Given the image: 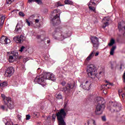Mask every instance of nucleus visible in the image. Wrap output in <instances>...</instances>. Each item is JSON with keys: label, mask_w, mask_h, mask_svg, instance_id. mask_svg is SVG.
Instances as JSON below:
<instances>
[{"label": "nucleus", "mask_w": 125, "mask_h": 125, "mask_svg": "<svg viewBox=\"0 0 125 125\" xmlns=\"http://www.w3.org/2000/svg\"><path fill=\"white\" fill-rule=\"evenodd\" d=\"M46 80H49L53 82H55V81H56L53 74L43 72L41 75L35 78L34 82L36 83H39L40 84H42V86H44L45 85H46V83L45 82Z\"/></svg>", "instance_id": "f257e3e1"}, {"label": "nucleus", "mask_w": 125, "mask_h": 125, "mask_svg": "<svg viewBox=\"0 0 125 125\" xmlns=\"http://www.w3.org/2000/svg\"><path fill=\"white\" fill-rule=\"evenodd\" d=\"M61 13H62V12L59 9L54 10L52 12V17L50 18V20L53 25H59L61 23L60 21V14Z\"/></svg>", "instance_id": "f03ea898"}, {"label": "nucleus", "mask_w": 125, "mask_h": 125, "mask_svg": "<svg viewBox=\"0 0 125 125\" xmlns=\"http://www.w3.org/2000/svg\"><path fill=\"white\" fill-rule=\"evenodd\" d=\"M66 105L64 106V108L61 109L59 112L56 114L57 118L59 122V125H66V122L64 119L66 118V111L65 109Z\"/></svg>", "instance_id": "7ed1b4c3"}, {"label": "nucleus", "mask_w": 125, "mask_h": 125, "mask_svg": "<svg viewBox=\"0 0 125 125\" xmlns=\"http://www.w3.org/2000/svg\"><path fill=\"white\" fill-rule=\"evenodd\" d=\"M94 64H89L87 66V74L92 79H95L97 77V71Z\"/></svg>", "instance_id": "20e7f679"}, {"label": "nucleus", "mask_w": 125, "mask_h": 125, "mask_svg": "<svg viewBox=\"0 0 125 125\" xmlns=\"http://www.w3.org/2000/svg\"><path fill=\"white\" fill-rule=\"evenodd\" d=\"M109 106H108V109L111 112V113H114V112H120L122 110V104L116 102H111L109 103Z\"/></svg>", "instance_id": "39448f33"}, {"label": "nucleus", "mask_w": 125, "mask_h": 125, "mask_svg": "<svg viewBox=\"0 0 125 125\" xmlns=\"http://www.w3.org/2000/svg\"><path fill=\"white\" fill-rule=\"evenodd\" d=\"M98 105L96 108L95 114L96 115H101L102 113H103V110H104V105L102 104V100H103V98H101V97H98L97 98Z\"/></svg>", "instance_id": "423d86ee"}, {"label": "nucleus", "mask_w": 125, "mask_h": 125, "mask_svg": "<svg viewBox=\"0 0 125 125\" xmlns=\"http://www.w3.org/2000/svg\"><path fill=\"white\" fill-rule=\"evenodd\" d=\"M61 28H58L56 29L54 34H53V37L55 40H59V41H63L65 37L62 35V31Z\"/></svg>", "instance_id": "0eeeda50"}, {"label": "nucleus", "mask_w": 125, "mask_h": 125, "mask_svg": "<svg viewBox=\"0 0 125 125\" xmlns=\"http://www.w3.org/2000/svg\"><path fill=\"white\" fill-rule=\"evenodd\" d=\"M1 97L3 98L5 104L7 105V107L9 109H13L14 105H13V102L11 101V99L6 97L3 94H1Z\"/></svg>", "instance_id": "6e6552de"}, {"label": "nucleus", "mask_w": 125, "mask_h": 125, "mask_svg": "<svg viewBox=\"0 0 125 125\" xmlns=\"http://www.w3.org/2000/svg\"><path fill=\"white\" fill-rule=\"evenodd\" d=\"M7 55L8 58V61L10 63L14 62L18 58V53L15 51L8 52Z\"/></svg>", "instance_id": "1a4fd4ad"}, {"label": "nucleus", "mask_w": 125, "mask_h": 125, "mask_svg": "<svg viewBox=\"0 0 125 125\" xmlns=\"http://www.w3.org/2000/svg\"><path fill=\"white\" fill-rule=\"evenodd\" d=\"M91 42H92L93 44L94 49H98V47L99 46V41L98 40V38L96 36L91 37Z\"/></svg>", "instance_id": "9d476101"}, {"label": "nucleus", "mask_w": 125, "mask_h": 125, "mask_svg": "<svg viewBox=\"0 0 125 125\" xmlns=\"http://www.w3.org/2000/svg\"><path fill=\"white\" fill-rule=\"evenodd\" d=\"M95 5H96V3L94 2V0H90L89 2L88 3L89 10L96 13V7H95Z\"/></svg>", "instance_id": "9b49d317"}, {"label": "nucleus", "mask_w": 125, "mask_h": 125, "mask_svg": "<svg viewBox=\"0 0 125 125\" xmlns=\"http://www.w3.org/2000/svg\"><path fill=\"white\" fill-rule=\"evenodd\" d=\"M13 40L15 42L20 43L25 41V36L23 35H18L14 37Z\"/></svg>", "instance_id": "f8f14e48"}, {"label": "nucleus", "mask_w": 125, "mask_h": 125, "mask_svg": "<svg viewBox=\"0 0 125 125\" xmlns=\"http://www.w3.org/2000/svg\"><path fill=\"white\" fill-rule=\"evenodd\" d=\"M13 73H14V68L10 67L6 70L4 76L5 77H11V75H13Z\"/></svg>", "instance_id": "ddd939ff"}, {"label": "nucleus", "mask_w": 125, "mask_h": 125, "mask_svg": "<svg viewBox=\"0 0 125 125\" xmlns=\"http://www.w3.org/2000/svg\"><path fill=\"white\" fill-rule=\"evenodd\" d=\"M94 54H95V50H93L86 58L84 62V65H87L88 61H90L92 58H93Z\"/></svg>", "instance_id": "4468645a"}, {"label": "nucleus", "mask_w": 125, "mask_h": 125, "mask_svg": "<svg viewBox=\"0 0 125 125\" xmlns=\"http://www.w3.org/2000/svg\"><path fill=\"white\" fill-rule=\"evenodd\" d=\"M22 22H18L16 26L15 33L20 34L22 32Z\"/></svg>", "instance_id": "2eb2a0df"}, {"label": "nucleus", "mask_w": 125, "mask_h": 125, "mask_svg": "<svg viewBox=\"0 0 125 125\" xmlns=\"http://www.w3.org/2000/svg\"><path fill=\"white\" fill-rule=\"evenodd\" d=\"M0 42L3 44H8V43H10L11 41L7 37L3 36L0 39Z\"/></svg>", "instance_id": "dca6fc26"}, {"label": "nucleus", "mask_w": 125, "mask_h": 125, "mask_svg": "<svg viewBox=\"0 0 125 125\" xmlns=\"http://www.w3.org/2000/svg\"><path fill=\"white\" fill-rule=\"evenodd\" d=\"M73 88H74V84L68 83L67 86L63 88V90L65 92H70L73 90Z\"/></svg>", "instance_id": "f3484780"}, {"label": "nucleus", "mask_w": 125, "mask_h": 125, "mask_svg": "<svg viewBox=\"0 0 125 125\" xmlns=\"http://www.w3.org/2000/svg\"><path fill=\"white\" fill-rule=\"evenodd\" d=\"M90 85H91V84H90V83L88 82V81H86L84 85H81L82 88L84 89V90H89V89H90Z\"/></svg>", "instance_id": "a211bd4d"}, {"label": "nucleus", "mask_w": 125, "mask_h": 125, "mask_svg": "<svg viewBox=\"0 0 125 125\" xmlns=\"http://www.w3.org/2000/svg\"><path fill=\"white\" fill-rule=\"evenodd\" d=\"M109 20L110 19L105 17L103 20V29H105L107 26H109Z\"/></svg>", "instance_id": "6ab92c4d"}, {"label": "nucleus", "mask_w": 125, "mask_h": 125, "mask_svg": "<svg viewBox=\"0 0 125 125\" xmlns=\"http://www.w3.org/2000/svg\"><path fill=\"white\" fill-rule=\"evenodd\" d=\"M122 23L125 24V22L124 21H122L118 23V29H119L120 32H121V31H125V26H122Z\"/></svg>", "instance_id": "aec40b11"}, {"label": "nucleus", "mask_w": 125, "mask_h": 125, "mask_svg": "<svg viewBox=\"0 0 125 125\" xmlns=\"http://www.w3.org/2000/svg\"><path fill=\"white\" fill-rule=\"evenodd\" d=\"M5 86H7V82L4 81L3 82H0V88L2 89Z\"/></svg>", "instance_id": "412c9836"}, {"label": "nucleus", "mask_w": 125, "mask_h": 125, "mask_svg": "<svg viewBox=\"0 0 125 125\" xmlns=\"http://www.w3.org/2000/svg\"><path fill=\"white\" fill-rule=\"evenodd\" d=\"M113 85V84L108 83L107 84L103 85L102 86V88H105V89H108V88H111V86Z\"/></svg>", "instance_id": "4be33fe9"}, {"label": "nucleus", "mask_w": 125, "mask_h": 125, "mask_svg": "<svg viewBox=\"0 0 125 125\" xmlns=\"http://www.w3.org/2000/svg\"><path fill=\"white\" fill-rule=\"evenodd\" d=\"M116 48H117V46H112L110 52V55H114V53L115 52V49H116Z\"/></svg>", "instance_id": "5701e85b"}, {"label": "nucleus", "mask_w": 125, "mask_h": 125, "mask_svg": "<svg viewBox=\"0 0 125 125\" xmlns=\"http://www.w3.org/2000/svg\"><path fill=\"white\" fill-rule=\"evenodd\" d=\"M33 0H35L38 4H42V0H28V2H32Z\"/></svg>", "instance_id": "b1692460"}, {"label": "nucleus", "mask_w": 125, "mask_h": 125, "mask_svg": "<svg viewBox=\"0 0 125 125\" xmlns=\"http://www.w3.org/2000/svg\"><path fill=\"white\" fill-rule=\"evenodd\" d=\"M64 3L65 4H71V5L73 4V2L69 0H65Z\"/></svg>", "instance_id": "393cba45"}, {"label": "nucleus", "mask_w": 125, "mask_h": 125, "mask_svg": "<svg viewBox=\"0 0 125 125\" xmlns=\"http://www.w3.org/2000/svg\"><path fill=\"white\" fill-rule=\"evenodd\" d=\"M114 43H115V40L114 39H111L110 40V42L108 43V46H112V45H113V44H114Z\"/></svg>", "instance_id": "a878e982"}, {"label": "nucleus", "mask_w": 125, "mask_h": 125, "mask_svg": "<svg viewBox=\"0 0 125 125\" xmlns=\"http://www.w3.org/2000/svg\"><path fill=\"white\" fill-rule=\"evenodd\" d=\"M39 116H40V113H39V112H33V117H34V118H38Z\"/></svg>", "instance_id": "bb28decb"}, {"label": "nucleus", "mask_w": 125, "mask_h": 125, "mask_svg": "<svg viewBox=\"0 0 125 125\" xmlns=\"http://www.w3.org/2000/svg\"><path fill=\"white\" fill-rule=\"evenodd\" d=\"M57 99H62V95L61 94H58L55 95Z\"/></svg>", "instance_id": "cd10ccee"}, {"label": "nucleus", "mask_w": 125, "mask_h": 125, "mask_svg": "<svg viewBox=\"0 0 125 125\" xmlns=\"http://www.w3.org/2000/svg\"><path fill=\"white\" fill-rule=\"evenodd\" d=\"M55 5V6H56V7H58L59 6H62V4H61V3H60V2L56 3Z\"/></svg>", "instance_id": "c85d7f7f"}, {"label": "nucleus", "mask_w": 125, "mask_h": 125, "mask_svg": "<svg viewBox=\"0 0 125 125\" xmlns=\"http://www.w3.org/2000/svg\"><path fill=\"white\" fill-rule=\"evenodd\" d=\"M0 18H1V23H3V22H4V20H5V17L4 16H1Z\"/></svg>", "instance_id": "c756f323"}, {"label": "nucleus", "mask_w": 125, "mask_h": 125, "mask_svg": "<svg viewBox=\"0 0 125 125\" xmlns=\"http://www.w3.org/2000/svg\"><path fill=\"white\" fill-rule=\"evenodd\" d=\"M111 66H110V68L111 69H112V70H113L114 69V65L116 64V62H113L112 63H111Z\"/></svg>", "instance_id": "7c9ffc66"}, {"label": "nucleus", "mask_w": 125, "mask_h": 125, "mask_svg": "<svg viewBox=\"0 0 125 125\" xmlns=\"http://www.w3.org/2000/svg\"><path fill=\"white\" fill-rule=\"evenodd\" d=\"M14 0H7L6 2L7 4H11L12 1H14Z\"/></svg>", "instance_id": "2f4dec72"}, {"label": "nucleus", "mask_w": 125, "mask_h": 125, "mask_svg": "<svg viewBox=\"0 0 125 125\" xmlns=\"http://www.w3.org/2000/svg\"><path fill=\"white\" fill-rule=\"evenodd\" d=\"M25 21L28 26H31V22L29 21V20H28V19H26Z\"/></svg>", "instance_id": "473e14b6"}, {"label": "nucleus", "mask_w": 125, "mask_h": 125, "mask_svg": "<svg viewBox=\"0 0 125 125\" xmlns=\"http://www.w3.org/2000/svg\"><path fill=\"white\" fill-rule=\"evenodd\" d=\"M19 14L20 16H22V17H23V16H25V14L22 12H20L19 13Z\"/></svg>", "instance_id": "72a5a7b5"}, {"label": "nucleus", "mask_w": 125, "mask_h": 125, "mask_svg": "<svg viewBox=\"0 0 125 125\" xmlns=\"http://www.w3.org/2000/svg\"><path fill=\"white\" fill-rule=\"evenodd\" d=\"M24 49H25V46H22L21 47V49L20 50V51L21 52H23V50H24Z\"/></svg>", "instance_id": "f704fd0d"}, {"label": "nucleus", "mask_w": 125, "mask_h": 125, "mask_svg": "<svg viewBox=\"0 0 125 125\" xmlns=\"http://www.w3.org/2000/svg\"><path fill=\"white\" fill-rule=\"evenodd\" d=\"M118 93H119V96H121V94H122L123 93V90L122 89H120L118 90Z\"/></svg>", "instance_id": "c9c22d12"}, {"label": "nucleus", "mask_w": 125, "mask_h": 125, "mask_svg": "<svg viewBox=\"0 0 125 125\" xmlns=\"http://www.w3.org/2000/svg\"><path fill=\"white\" fill-rule=\"evenodd\" d=\"M26 120H30L31 119V116L30 115H26Z\"/></svg>", "instance_id": "e433bc0d"}, {"label": "nucleus", "mask_w": 125, "mask_h": 125, "mask_svg": "<svg viewBox=\"0 0 125 125\" xmlns=\"http://www.w3.org/2000/svg\"><path fill=\"white\" fill-rule=\"evenodd\" d=\"M102 120L103 121V122H106V117L103 116L102 117Z\"/></svg>", "instance_id": "4c0bfd02"}, {"label": "nucleus", "mask_w": 125, "mask_h": 125, "mask_svg": "<svg viewBox=\"0 0 125 125\" xmlns=\"http://www.w3.org/2000/svg\"><path fill=\"white\" fill-rule=\"evenodd\" d=\"M5 125H12V122H7V123H5Z\"/></svg>", "instance_id": "58836bf2"}, {"label": "nucleus", "mask_w": 125, "mask_h": 125, "mask_svg": "<svg viewBox=\"0 0 125 125\" xmlns=\"http://www.w3.org/2000/svg\"><path fill=\"white\" fill-rule=\"evenodd\" d=\"M61 84L63 86L65 85L66 84V82L65 81H62V83H61Z\"/></svg>", "instance_id": "ea45409f"}, {"label": "nucleus", "mask_w": 125, "mask_h": 125, "mask_svg": "<svg viewBox=\"0 0 125 125\" xmlns=\"http://www.w3.org/2000/svg\"><path fill=\"white\" fill-rule=\"evenodd\" d=\"M35 23H39L40 22V19H35Z\"/></svg>", "instance_id": "a19ab883"}, {"label": "nucleus", "mask_w": 125, "mask_h": 125, "mask_svg": "<svg viewBox=\"0 0 125 125\" xmlns=\"http://www.w3.org/2000/svg\"><path fill=\"white\" fill-rule=\"evenodd\" d=\"M125 93H123L122 94H121L120 95V96H122V98H124V97H125Z\"/></svg>", "instance_id": "79ce46f5"}, {"label": "nucleus", "mask_w": 125, "mask_h": 125, "mask_svg": "<svg viewBox=\"0 0 125 125\" xmlns=\"http://www.w3.org/2000/svg\"><path fill=\"white\" fill-rule=\"evenodd\" d=\"M1 109H2V110H5V107H4V106L1 105Z\"/></svg>", "instance_id": "37998d69"}, {"label": "nucleus", "mask_w": 125, "mask_h": 125, "mask_svg": "<svg viewBox=\"0 0 125 125\" xmlns=\"http://www.w3.org/2000/svg\"><path fill=\"white\" fill-rule=\"evenodd\" d=\"M98 55H99V52H97L95 54V56H98Z\"/></svg>", "instance_id": "c03bdc74"}, {"label": "nucleus", "mask_w": 125, "mask_h": 125, "mask_svg": "<svg viewBox=\"0 0 125 125\" xmlns=\"http://www.w3.org/2000/svg\"><path fill=\"white\" fill-rule=\"evenodd\" d=\"M93 125H96V123L95 122V121H94V120H93Z\"/></svg>", "instance_id": "a18cd8bd"}, {"label": "nucleus", "mask_w": 125, "mask_h": 125, "mask_svg": "<svg viewBox=\"0 0 125 125\" xmlns=\"http://www.w3.org/2000/svg\"><path fill=\"white\" fill-rule=\"evenodd\" d=\"M37 38L41 39V35H38L37 36Z\"/></svg>", "instance_id": "49530a36"}, {"label": "nucleus", "mask_w": 125, "mask_h": 125, "mask_svg": "<svg viewBox=\"0 0 125 125\" xmlns=\"http://www.w3.org/2000/svg\"><path fill=\"white\" fill-rule=\"evenodd\" d=\"M50 40L47 41V43H50Z\"/></svg>", "instance_id": "de8ad7c7"}, {"label": "nucleus", "mask_w": 125, "mask_h": 125, "mask_svg": "<svg viewBox=\"0 0 125 125\" xmlns=\"http://www.w3.org/2000/svg\"><path fill=\"white\" fill-rule=\"evenodd\" d=\"M103 92H104V94H107V92L105 91V90H104Z\"/></svg>", "instance_id": "09e8293b"}, {"label": "nucleus", "mask_w": 125, "mask_h": 125, "mask_svg": "<svg viewBox=\"0 0 125 125\" xmlns=\"http://www.w3.org/2000/svg\"><path fill=\"white\" fill-rule=\"evenodd\" d=\"M53 120H55V116H53Z\"/></svg>", "instance_id": "8fccbe9b"}, {"label": "nucleus", "mask_w": 125, "mask_h": 125, "mask_svg": "<svg viewBox=\"0 0 125 125\" xmlns=\"http://www.w3.org/2000/svg\"><path fill=\"white\" fill-rule=\"evenodd\" d=\"M19 120H21V117L20 116L19 117Z\"/></svg>", "instance_id": "3c124183"}, {"label": "nucleus", "mask_w": 125, "mask_h": 125, "mask_svg": "<svg viewBox=\"0 0 125 125\" xmlns=\"http://www.w3.org/2000/svg\"><path fill=\"white\" fill-rule=\"evenodd\" d=\"M87 123L88 125H89V121H87Z\"/></svg>", "instance_id": "603ef678"}, {"label": "nucleus", "mask_w": 125, "mask_h": 125, "mask_svg": "<svg viewBox=\"0 0 125 125\" xmlns=\"http://www.w3.org/2000/svg\"><path fill=\"white\" fill-rule=\"evenodd\" d=\"M101 73H102V72L100 71V72L99 73V74L100 75V74H101Z\"/></svg>", "instance_id": "864d4df0"}, {"label": "nucleus", "mask_w": 125, "mask_h": 125, "mask_svg": "<svg viewBox=\"0 0 125 125\" xmlns=\"http://www.w3.org/2000/svg\"><path fill=\"white\" fill-rule=\"evenodd\" d=\"M1 17V15L0 14V18Z\"/></svg>", "instance_id": "5fc2aeb1"}, {"label": "nucleus", "mask_w": 125, "mask_h": 125, "mask_svg": "<svg viewBox=\"0 0 125 125\" xmlns=\"http://www.w3.org/2000/svg\"><path fill=\"white\" fill-rule=\"evenodd\" d=\"M120 69H122V65H121Z\"/></svg>", "instance_id": "6e6d98bb"}, {"label": "nucleus", "mask_w": 125, "mask_h": 125, "mask_svg": "<svg viewBox=\"0 0 125 125\" xmlns=\"http://www.w3.org/2000/svg\"><path fill=\"white\" fill-rule=\"evenodd\" d=\"M40 69H41L40 68H39L38 69V70H40Z\"/></svg>", "instance_id": "4d7b16f0"}, {"label": "nucleus", "mask_w": 125, "mask_h": 125, "mask_svg": "<svg viewBox=\"0 0 125 125\" xmlns=\"http://www.w3.org/2000/svg\"><path fill=\"white\" fill-rule=\"evenodd\" d=\"M1 24H0V25H1Z\"/></svg>", "instance_id": "13d9d810"}, {"label": "nucleus", "mask_w": 125, "mask_h": 125, "mask_svg": "<svg viewBox=\"0 0 125 125\" xmlns=\"http://www.w3.org/2000/svg\"><path fill=\"white\" fill-rule=\"evenodd\" d=\"M31 23V24H32V22H30V23Z\"/></svg>", "instance_id": "bf43d9fd"}]
</instances>
